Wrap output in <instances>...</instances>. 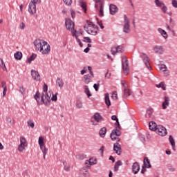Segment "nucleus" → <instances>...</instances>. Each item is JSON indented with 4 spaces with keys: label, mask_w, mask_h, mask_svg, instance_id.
<instances>
[{
    "label": "nucleus",
    "mask_w": 177,
    "mask_h": 177,
    "mask_svg": "<svg viewBox=\"0 0 177 177\" xmlns=\"http://www.w3.org/2000/svg\"><path fill=\"white\" fill-rule=\"evenodd\" d=\"M36 50H39L42 55H48L50 52V45L45 40L37 39L34 41Z\"/></svg>",
    "instance_id": "nucleus-1"
},
{
    "label": "nucleus",
    "mask_w": 177,
    "mask_h": 177,
    "mask_svg": "<svg viewBox=\"0 0 177 177\" xmlns=\"http://www.w3.org/2000/svg\"><path fill=\"white\" fill-rule=\"evenodd\" d=\"M52 95L48 93H42L41 95V100L39 101V91H37L36 94L34 95V98L37 102V104L39 103H44L45 106H49V103H50V97Z\"/></svg>",
    "instance_id": "nucleus-2"
},
{
    "label": "nucleus",
    "mask_w": 177,
    "mask_h": 177,
    "mask_svg": "<svg viewBox=\"0 0 177 177\" xmlns=\"http://www.w3.org/2000/svg\"><path fill=\"white\" fill-rule=\"evenodd\" d=\"M87 24L84 26V29L90 35H96L97 34V26L93 24V22H91L89 21H86Z\"/></svg>",
    "instance_id": "nucleus-3"
},
{
    "label": "nucleus",
    "mask_w": 177,
    "mask_h": 177,
    "mask_svg": "<svg viewBox=\"0 0 177 177\" xmlns=\"http://www.w3.org/2000/svg\"><path fill=\"white\" fill-rule=\"evenodd\" d=\"M118 136H121V131H120V127H118L116 126L115 129H114L110 135V138L111 139V140H116V142H120V140H121V139H120L119 138H118Z\"/></svg>",
    "instance_id": "nucleus-4"
},
{
    "label": "nucleus",
    "mask_w": 177,
    "mask_h": 177,
    "mask_svg": "<svg viewBox=\"0 0 177 177\" xmlns=\"http://www.w3.org/2000/svg\"><path fill=\"white\" fill-rule=\"evenodd\" d=\"M122 64L124 74L128 75V73H129V62H128L127 57H122Z\"/></svg>",
    "instance_id": "nucleus-5"
},
{
    "label": "nucleus",
    "mask_w": 177,
    "mask_h": 177,
    "mask_svg": "<svg viewBox=\"0 0 177 177\" xmlns=\"http://www.w3.org/2000/svg\"><path fill=\"white\" fill-rule=\"evenodd\" d=\"M124 24L123 26V32L129 34V32H131V21H129V18L127 15H124Z\"/></svg>",
    "instance_id": "nucleus-6"
},
{
    "label": "nucleus",
    "mask_w": 177,
    "mask_h": 177,
    "mask_svg": "<svg viewBox=\"0 0 177 177\" xmlns=\"http://www.w3.org/2000/svg\"><path fill=\"white\" fill-rule=\"evenodd\" d=\"M156 6L158 8H160V10L163 12V13H167V10H168V7L165 6V3L162 1L160 0H155L154 1Z\"/></svg>",
    "instance_id": "nucleus-7"
},
{
    "label": "nucleus",
    "mask_w": 177,
    "mask_h": 177,
    "mask_svg": "<svg viewBox=\"0 0 177 177\" xmlns=\"http://www.w3.org/2000/svg\"><path fill=\"white\" fill-rule=\"evenodd\" d=\"M20 145L18 146V150L21 153L27 147V140L26 138L21 136L20 137Z\"/></svg>",
    "instance_id": "nucleus-8"
},
{
    "label": "nucleus",
    "mask_w": 177,
    "mask_h": 177,
    "mask_svg": "<svg viewBox=\"0 0 177 177\" xmlns=\"http://www.w3.org/2000/svg\"><path fill=\"white\" fill-rule=\"evenodd\" d=\"M140 57L142 59L144 64H145L147 68H148V70L151 71V66H150V62L149 57L147 56V55L145 54V53H141L140 55Z\"/></svg>",
    "instance_id": "nucleus-9"
},
{
    "label": "nucleus",
    "mask_w": 177,
    "mask_h": 177,
    "mask_svg": "<svg viewBox=\"0 0 177 177\" xmlns=\"http://www.w3.org/2000/svg\"><path fill=\"white\" fill-rule=\"evenodd\" d=\"M153 50L156 53V55H164L165 48L162 46L156 45L153 47Z\"/></svg>",
    "instance_id": "nucleus-10"
},
{
    "label": "nucleus",
    "mask_w": 177,
    "mask_h": 177,
    "mask_svg": "<svg viewBox=\"0 0 177 177\" xmlns=\"http://www.w3.org/2000/svg\"><path fill=\"white\" fill-rule=\"evenodd\" d=\"M95 9L99 12L100 17H103L104 16L103 3H100L99 4H95Z\"/></svg>",
    "instance_id": "nucleus-11"
},
{
    "label": "nucleus",
    "mask_w": 177,
    "mask_h": 177,
    "mask_svg": "<svg viewBox=\"0 0 177 177\" xmlns=\"http://www.w3.org/2000/svg\"><path fill=\"white\" fill-rule=\"evenodd\" d=\"M156 131L160 136H166L167 133H168L167 129L162 126H158Z\"/></svg>",
    "instance_id": "nucleus-12"
},
{
    "label": "nucleus",
    "mask_w": 177,
    "mask_h": 177,
    "mask_svg": "<svg viewBox=\"0 0 177 177\" xmlns=\"http://www.w3.org/2000/svg\"><path fill=\"white\" fill-rule=\"evenodd\" d=\"M113 151H115L118 156H121V153H122V149H121V145H120V143L115 142L113 145Z\"/></svg>",
    "instance_id": "nucleus-13"
},
{
    "label": "nucleus",
    "mask_w": 177,
    "mask_h": 177,
    "mask_svg": "<svg viewBox=\"0 0 177 177\" xmlns=\"http://www.w3.org/2000/svg\"><path fill=\"white\" fill-rule=\"evenodd\" d=\"M65 26L67 30H74V22L70 19L66 18Z\"/></svg>",
    "instance_id": "nucleus-14"
},
{
    "label": "nucleus",
    "mask_w": 177,
    "mask_h": 177,
    "mask_svg": "<svg viewBox=\"0 0 177 177\" xmlns=\"http://www.w3.org/2000/svg\"><path fill=\"white\" fill-rule=\"evenodd\" d=\"M93 77H95V75H93V73H91V74L85 75L84 76L83 82H84V84L88 85V84H89V82H91V81L92 78H93Z\"/></svg>",
    "instance_id": "nucleus-15"
},
{
    "label": "nucleus",
    "mask_w": 177,
    "mask_h": 177,
    "mask_svg": "<svg viewBox=\"0 0 177 177\" xmlns=\"http://www.w3.org/2000/svg\"><path fill=\"white\" fill-rule=\"evenodd\" d=\"M31 75H32V78H33L35 81H41V75H39V73H38V71L34 69H32Z\"/></svg>",
    "instance_id": "nucleus-16"
},
{
    "label": "nucleus",
    "mask_w": 177,
    "mask_h": 177,
    "mask_svg": "<svg viewBox=\"0 0 177 177\" xmlns=\"http://www.w3.org/2000/svg\"><path fill=\"white\" fill-rule=\"evenodd\" d=\"M28 12L30 15H35V13H37V6L29 3Z\"/></svg>",
    "instance_id": "nucleus-17"
},
{
    "label": "nucleus",
    "mask_w": 177,
    "mask_h": 177,
    "mask_svg": "<svg viewBox=\"0 0 177 177\" xmlns=\"http://www.w3.org/2000/svg\"><path fill=\"white\" fill-rule=\"evenodd\" d=\"M132 171L134 174H138V172H139V171H140V166L139 165V163H138L137 162H135L133 164Z\"/></svg>",
    "instance_id": "nucleus-18"
},
{
    "label": "nucleus",
    "mask_w": 177,
    "mask_h": 177,
    "mask_svg": "<svg viewBox=\"0 0 177 177\" xmlns=\"http://www.w3.org/2000/svg\"><path fill=\"white\" fill-rule=\"evenodd\" d=\"M109 10H110L111 15H113L118 12V8H117V6L114 4H111L109 6Z\"/></svg>",
    "instance_id": "nucleus-19"
},
{
    "label": "nucleus",
    "mask_w": 177,
    "mask_h": 177,
    "mask_svg": "<svg viewBox=\"0 0 177 177\" xmlns=\"http://www.w3.org/2000/svg\"><path fill=\"white\" fill-rule=\"evenodd\" d=\"M80 177H89L88 169L86 167H83L80 171Z\"/></svg>",
    "instance_id": "nucleus-20"
},
{
    "label": "nucleus",
    "mask_w": 177,
    "mask_h": 177,
    "mask_svg": "<svg viewBox=\"0 0 177 177\" xmlns=\"http://www.w3.org/2000/svg\"><path fill=\"white\" fill-rule=\"evenodd\" d=\"M169 141L170 142V144L174 151H176V144L175 143V139H174V137H172V136H169Z\"/></svg>",
    "instance_id": "nucleus-21"
},
{
    "label": "nucleus",
    "mask_w": 177,
    "mask_h": 177,
    "mask_svg": "<svg viewBox=\"0 0 177 177\" xmlns=\"http://www.w3.org/2000/svg\"><path fill=\"white\" fill-rule=\"evenodd\" d=\"M84 92L88 99L92 96V93H91V90H89V87L87 85L84 86Z\"/></svg>",
    "instance_id": "nucleus-22"
},
{
    "label": "nucleus",
    "mask_w": 177,
    "mask_h": 177,
    "mask_svg": "<svg viewBox=\"0 0 177 177\" xmlns=\"http://www.w3.org/2000/svg\"><path fill=\"white\" fill-rule=\"evenodd\" d=\"M149 127L150 131H157V129L158 128V126H157V124L153 121L149 122Z\"/></svg>",
    "instance_id": "nucleus-23"
},
{
    "label": "nucleus",
    "mask_w": 177,
    "mask_h": 177,
    "mask_svg": "<svg viewBox=\"0 0 177 177\" xmlns=\"http://www.w3.org/2000/svg\"><path fill=\"white\" fill-rule=\"evenodd\" d=\"M93 117L96 122H102V121H103V117H102V115H100V113H95Z\"/></svg>",
    "instance_id": "nucleus-24"
},
{
    "label": "nucleus",
    "mask_w": 177,
    "mask_h": 177,
    "mask_svg": "<svg viewBox=\"0 0 177 177\" xmlns=\"http://www.w3.org/2000/svg\"><path fill=\"white\" fill-rule=\"evenodd\" d=\"M124 97H128L129 96H132L133 97V93L132 91L129 90V88H124Z\"/></svg>",
    "instance_id": "nucleus-25"
},
{
    "label": "nucleus",
    "mask_w": 177,
    "mask_h": 177,
    "mask_svg": "<svg viewBox=\"0 0 177 177\" xmlns=\"http://www.w3.org/2000/svg\"><path fill=\"white\" fill-rule=\"evenodd\" d=\"M158 31L159 33H160L162 37H163V38H165V39H167L168 38V33H167V32L165 30H164L162 28H158Z\"/></svg>",
    "instance_id": "nucleus-26"
},
{
    "label": "nucleus",
    "mask_w": 177,
    "mask_h": 177,
    "mask_svg": "<svg viewBox=\"0 0 177 177\" xmlns=\"http://www.w3.org/2000/svg\"><path fill=\"white\" fill-rule=\"evenodd\" d=\"M167 106H169V97L165 96V101L162 104V107L163 110H165V109H167Z\"/></svg>",
    "instance_id": "nucleus-27"
},
{
    "label": "nucleus",
    "mask_w": 177,
    "mask_h": 177,
    "mask_svg": "<svg viewBox=\"0 0 177 177\" xmlns=\"http://www.w3.org/2000/svg\"><path fill=\"white\" fill-rule=\"evenodd\" d=\"M39 145L40 146L41 150L46 149L45 143L44 142V137L39 138Z\"/></svg>",
    "instance_id": "nucleus-28"
},
{
    "label": "nucleus",
    "mask_w": 177,
    "mask_h": 177,
    "mask_svg": "<svg viewBox=\"0 0 177 177\" xmlns=\"http://www.w3.org/2000/svg\"><path fill=\"white\" fill-rule=\"evenodd\" d=\"M106 133H107V128L102 127L99 131V135L100 138H104L106 136Z\"/></svg>",
    "instance_id": "nucleus-29"
},
{
    "label": "nucleus",
    "mask_w": 177,
    "mask_h": 177,
    "mask_svg": "<svg viewBox=\"0 0 177 177\" xmlns=\"http://www.w3.org/2000/svg\"><path fill=\"white\" fill-rule=\"evenodd\" d=\"M144 166L145 168H151V165L150 164V160L147 157L144 158Z\"/></svg>",
    "instance_id": "nucleus-30"
},
{
    "label": "nucleus",
    "mask_w": 177,
    "mask_h": 177,
    "mask_svg": "<svg viewBox=\"0 0 177 177\" xmlns=\"http://www.w3.org/2000/svg\"><path fill=\"white\" fill-rule=\"evenodd\" d=\"M153 110L151 108H149L147 109V113L145 114V117L146 118L149 119V118H151V115H153Z\"/></svg>",
    "instance_id": "nucleus-31"
},
{
    "label": "nucleus",
    "mask_w": 177,
    "mask_h": 177,
    "mask_svg": "<svg viewBox=\"0 0 177 177\" xmlns=\"http://www.w3.org/2000/svg\"><path fill=\"white\" fill-rule=\"evenodd\" d=\"M14 57L16 59V60H21V58L23 57V53L20 51H17L14 54Z\"/></svg>",
    "instance_id": "nucleus-32"
},
{
    "label": "nucleus",
    "mask_w": 177,
    "mask_h": 177,
    "mask_svg": "<svg viewBox=\"0 0 177 177\" xmlns=\"http://www.w3.org/2000/svg\"><path fill=\"white\" fill-rule=\"evenodd\" d=\"M105 104L110 107L111 106V102L110 101V97L109 96V93H105Z\"/></svg>",
    "instance_id": "nucleus-33"
},
{
    "label": "nucleus",
    "mask_w": 177,
    "mask_h": 177,
    "mask_svg": "<svg viewBox=\"0 0 177 177\" xmlns=\"http://www.w3.org/2000/svg\"><path fill=\"white\" fill-rule=\"evenodd\" d=\"M56 84L57 85H58L59 88H63V86L64 85V82H63V80L60 77L57 78Z\"/></svg>",
    "instance_id": "nucleus-34"
},
{
    "label": "nucleus",
    "mask_w": 177,
    "mask_h": 177,
    "mask_svg": "<svg viewBox=\"0 0 177 177\" xmlns=\"http://www.w3.org/2000/svg\"><path fill=\"white\" fill-rule=\"evenodd\" d=\"M63 165H64V171H66V172H68L71 167L69 166L68 163H67L66 161L63 162Z\"/></svg>",
    "instance_id": "nucleus-35"
},
{
    "label": "nucleus",
    "mask_w": 177,
    "mask_h": 177,
    "mask_svg": "<svg viewBox=\"0 0 177 177\" xmlns=\"http://www.w3.org/2000/svg\"><path fill=\"white\" fill-rule=\"evenodd\" d=\"M37 58V54L32 53V55L28 58L27 63H31L33 60H35Z\"/></svg>",
    "instance_id": "nucleus-36"
},
{
    "label": "nucleus",
    "mask_w": 177,
    "mask_h": 177,
    "mask_svg": "<svg viewBox=\"0 0 177 177\" xmlns=\"http://www.w3.org/2000/svg\"><path fill=\"white\" fill-rule=\"evenodd\" d=\"M111 120H113V121H116L115 125H116L118 128H120V122H118V118H117L115 115H112Z\"/></svg>",
    "instance_id": "nucleus-37"
},
{
    "label": "nucleus",
    "mask_w": 177,
    "mask_h": 177,
    "mask_svg": "<svg viewBox=\"0 0 177 177\" xmlns=\"http://www.w3.org/2000/svg\"><path fill=\"white\" fill-rule=\"evenodd\" d=\"M80 6L82 8L84 13H86V4L84 1H80Z\"/></svg>",
    "instance_id": "nucleus-38"
},
{
    "label": "nucleus",
    "mask_w": 177,
    "mask_h": 177,
    "mask_svg": "<svg viewBox=\"0 0 177 177\" xmlns=\"http://www.w3.org/2000/svg\"><path fill=\"white\" fill-rule=\"evenodd\" d=\"M160 71H163V73H168V68L165 64H161L160 67Z\"/></svg>",
    "instance_id": "nucleus-39"
},
{
    "label": "nucleus",
    "mask_w": 177,
    "mask_h": 177,
    "mask_svg": "<svg viewBox=\"0 0 177 177\" xmlns=\"http://www.w3.org/2000/svg\"><path fill=\"white\" fill-rule=\"evenodd\" d=\"M91 160L92 159H90L89 160H86L85 162V165L88 168H89V167H91V165H95V162H92Z\"/></svg>",
    "instance_id": "nucleus-40"
},
{
    "label": "nucleus",
    "mask_w": 177,
    "mask_h": 177,
    "mask_svg": "<svg viewBox=\"0 0 177 177\" xmlns=\"http://www.w3.org/2000/svg\"><path fill=\"white\" fill-rule=\"evenodd\" d=\"M156 88H162L163 91H166L167 88H165L164 82H160L159 84H156Z\"/></svg>",
    "instance_id": "nucleus-41"
},
{
    "label": "nucleus",
    "mask_w": 177,
    "mask_h": 177,
    "mask_svg": "<svg viewBox=\"0 0 177 177\" xmlns=\"http://www.w3.org/2000/svg\"><path fill=\"white\" fill-rule=\"evenodd\" d=\"M1 85H2V87L3 88V96H5L6 95V91H7L6 86H5L6 85V83L5 82H2Z\"/></svg>",
    "instance_id": "nucleus-42"
},
{
    "label": "nucleus",
    "mask_w": 177,
    "mask_h": 177,
    "mask_svg": "<svg viewBox=\"0 0 177 177\" xmlns=\"http://www.w3.org/2000/svg\"><path fill=\"white\" fill-rule=\"evenodd\" d=\"M112 52V55H115V53H120V52H121V46H118L116 48H115V51L114 50H111Z\"/></svg>",
    "instance_id": "nucleus-43"
},
{
    "label": "nucleus",
    "mask_w": 177,
    "mask_h": 177,
    "mask_svg": "<svg viewBox=\"0 0 177 177\" xmlns=\"http://www.w3.org/2000/svg\"><path fill=\"white\" fill-rule=\"evenodd\" d=\"M30 3H32V5H35L37 6V5L41 3V0H31Z\"/></svg>",
    "instance_id": "nucleus-44"
},
{
    "label": "nucleus",
    "mask_w": 177,
    "mask_h": 177,
    "mask_svg": "<svg viewBox=\"0 0 177 177\" xmlns=\"http://www.w3.org/2000/svg\"><path fill=\"white\" fill-rule=\"evenodd\" d=\"M83 41L84 42H87L88 44H91L92 42V39L88 37H84L83 38Z\"/></svg>",
    "instance_id": "nucleus-45"
},
{
    "label": "nucleus",
    "mask_w": 177,
    "mask_h": 177,
    "mask_svg": "<svg viewBox=\"0 0 177 177\" xmlns=\"http://www.w3.org/2000/svg\"><path fill=\"white\" fill-rule=\"evenodd\" d=\"M27 124H28V127H30L32 129H34V127H35V124L31 120H28L27 122Z\"/></svg>",
    "instance_id": "nucleus-46"
},
{
    "label": "nucleus",
    "mask_w": 177,
    "mask_h": 177,
    "mask_svg": "<svg viewBox=\"0 0 177 177\" xmlns=\"http://www.w3.org/2000/svg\"><path fill=\"white\" fill-rule=\"evenodd\" d=\"M111 97H112V99H113V100H117V99H118V96L117 95V91L113 92Z\"/></svg>",
    "instance_id": "nucleus-47"
},
{
    "label": "nucleus",
    "mask_w": 177,
    "mask_h": 177,
    "mask_svg": "<svg viewBox=\"0 0 177 177\" xmlns=\"http://www.w3.org/2000/svg\"><path fill=\"white\" fill-rule=\"evenodd\" d=\"M0 67L2 68H5L6 70V66L5 65V62H3V59L0 58Z\"/></svg>",
    "instance_id": "nucleus-48"
},
{
    "label": "nucleus",
    "mask_w": 177,
    "mask_h": 177,
    "mask_svg": "<svg viewBox=\"0 0 177 177\" xmlns=\"http://www.w3.org/2000/svg\"><path fill=\"white\" fill-rule=\"evenodd\" d=\"M167 168H168L169 171H170V172H175V168L172 167V165L169 164L167 165Z\"/></svg>",
    "instance_id": "nucleus-49"
},
{
    "label": "nucleus",
    "mask_w": 177,
    "mask_h": 177,
    "mask_svg": "<svg viewBox=\"0 0 177 177\" xmlns=\"http://www.w3.org/2000/svg\"><path fill=\"white\" fill-rule=\"evenodd\" d=\"M96 20L97 21L98 26H100V28H102V30H103V28H104V26H103L102 21H99V18H96Z\"/></svg>",
    "instance_id": "nucleus-50"
},
{
    "label": "nucleus",
    "mask_w": 177,
    "mask_h": 177,
    "mask_svg": "<svg viewBox=\"0 0 177 177\" xmlns=\"http://www.w3.org/2000/svg\"><path fill=\"white\" fill-rule=\"evenodd\" d=\"M63 1L68 6H70L73 3V0H63Z\"/></svg>",
    "instance_id": "nucleus-51"
},
{
    "label": "nucleus",
    "mask_w": 177,
    "mask_h": 177,
    "mask_svg": "<svg viewBox=\"0 0 177 177\" xmlns=\"http://www.w3.org/2000/svg\"><path fill=\"white\" fill-rule=\"evenodd\" d=\"M41 151L43 153V158L44 160H46V153H48V149H41Z\"/></svg>",
    "instance_id": "nucleus-52"
},
{
    "label": "nucleus",
    "mask_w": 177,
    "mask_h": 177,
    "mask_svg": "<svg viewBox=\"0 0 177 177\" xmlns=\"http://www.w3.org/2000/svg\"><path fill=\"white\" fill-rule=\"evenodd\" d=\"M76 40H77V42H78L80 47L82 48L84 46V44H82V41H81V39H80L77 36H76Z\"/></svg>",
    "instance_id": "nucleus-53"
},
{
    "label": "nucleus",
    "mask_w": 177,
    "mask_h": 177,
    "mask_svg": "<svg viewBox=\"0 0 177 177\" xmlns=\"http://www.w3.org/2000/svg\"><path fill=\"white\" fill-rule=\"evenodd\" d=\"M76 106H77V109H82V102L77 101Z\"/></svg>",
    "instance_id": "nucleus-54"
},
{
    "label": "nucleus",
    "mask_w": 177,
    "mask_h": 177,
    "mask_svg": "<svg viewBox=\"0 0 177 177\" xmlns=\"http://www.w3.org/2000/svg\"><path fill=\"white\" fill-rule=\"evenodd\" d=\"M57 93L55 95H53V97H51L50 100H53V102H56V100H57Z\"/></svg>",
    "instance_id": "nucleus-55"
},
{
    "label": "nucleus",
    "mask_w": 177,
    "mask_h": 177,
    "mask_svg": "<svg viewBox=\"0 0 177 177\" xmlns=\"http://www.w3.org/2000/svg\"><path fill=\"white\" fill-rule=\"evenodd\" d=\"M138 136H139L140 140H141V142H145V136L143 134L140 133Z\"/></svg>",
    "instance_id": "nucleus-56"
},
{
    "label": "nucleus",
    "mask_w": 177,
    "mask_h": 177,
    "mask_svg": "<svg viewBox=\"0 0 177 177\" xmlns=\"http://www.w3.org/2000/svg\"><path fill=\"white\" fill-rule=\"evenodd\" d=\"M43 91H44V93H45V92H48V85L46 84H44V86H43Z\"/></svg>",
    "instance_id": "nucleus-57"
},
{
    "label": "nucleus",
    "mask_w": 177,
    "mask_h": 177,
    "mask_svg": "<svg viewBox=\"0 0 177 177\" xmlns=\"http://www.w3.org/2000/svg\"><path fill=\"white\" fill-rule=\"evenodd\" d=\"M19 92H21V93H22V95H24V93H26V88H24V87H20Z\"/></svg>",
    "instance_id": "nucleus-58"
},
{
    "label": "nucleus",
    "mask_w": 177,
    "mask_h": 177,
    "mask_svg": "<svg viewBox=\"0 0 177 177\" xmlns=\"http://www.w3.org/2000/svg\"><path fill=\"white\" fill-rule=\"evenodd\" d=\"M115 165H116V167H121V165H122V162H121V160H118L115 162Z\"/></svg>",
    "instance_id": "nucleus-59"
},
{
    "label": "nucleus",
    "mask_w": 177,
    "mask_h": 177,
    "mask_svg": "<svg viewBox=\"0 0 177 177\" xmlns=\"http://www.w3.org/2000/svg\"><path fill=\"white\" fill-rule=\"evenodd\" d=\"M93 88H94L95 91H99V84H94Z\"/></svg>",
    "instance_id": "nucleus-60"
},
{
    "label": "nucleus",
    "mask_w": 177,
    "mask_h": 177,
    "mask_svg": "<svg viewBox=\"0 0 177 177\" xmlns=\"http://www.w3.org/2000/svg\"><path fill=\"white\" fill-rule=\"evenodd\" d=\"M171 3H172L174 8H177V1L176 0H172Z\"/></svg>",
    "instance_id": "nucleus-61"
},
{
    "label": "nucleus",
    "mask_w": 177,
    "mask_h": 177,
    "mask_svg": "<svg viewBox=\"0 0 177 177\" xmlns=\"http://www.w3.org/2000/svg\"><path fill=\"white\" fill-rule=\"evenodd\" d=\"M71 12L72 19H75V12H74V10H71Z\"/></svg>",
    "instance_id": "nucleus-62"
},
{
    "label": "nucleus",
    "mask_w": 177,
    "mask_h": 177,
    "mask_svg": "<svg viewBox=\"0 0 177 177\" xmlns=\"http://www.w3.org/2000/svg\"><path fill=\"white\" fill-rule=\"evenodd\" d=\"M110 77H111V73H109V72H107L105 74V78H110Z\"/></svg>",
    "instance_id": "nucleus-63"
},
{
    "label": "nucleus",
    "mask_w": 177,
    "mask_h": 177,
    "mask_svg": "<svg viewBox=\"0 0 177 177\" xmlns=\"http://www.w3.org/2000/svg\"><path fill=\"white\" fill-rule=\"evenodd\" d=\"M99 151H100L101 153L103 154V152L104 151V146L101 147V148L99 149Z\"/></svg>",
    "instance_id": "nucleus-64"
}]
</instances>
